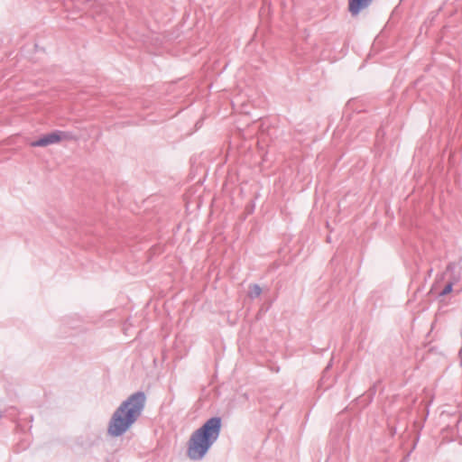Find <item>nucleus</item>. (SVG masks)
<instances>
[{
  "mask_svg": "<svg viewBox=\"0 0 462 462\" xmlns=\"http://www.w3.org/2000/svg\"><path fill=\"white\" fill-rule=\"evenodd\" d=\"M66 137V134L61 131H54L43 135L36 141L31 143L32 147H45L51 144L58 143Z\"/></svg>",
  "mask_w": 462,
  "mask_h": 462,
  "instance_id": "7ed1b4c3",
  "label": "nucleus"
},
{
  "mask_svg": "<svg viewBox=\"0 0 462 462\" xmlns=\"http://www.w3.org/2000/svg\"><path fill=\"white\" fill-rule=\"evenodd\" d=\"M146 402L143 392H136L124 401L114 411L107 428L112 437L125 434L141 416Z\"/></svg>",
  "mask_w": 462,
  "mask_h": 462,
  "instance_id": "f257e3e1",
  "label": "nucleus"
},
{
  "mask_svg": "<svg viewBox=\"0 0 462 462\" xmlns=\"http://www.w3.org/2000/svg\"><path fill=\"white\" fill-rule=\"evenodd\" d=\"M453 285H454V282L448 281L447 284L445 285V287L443 288V290L441 291V292L439 294L441 296H445V295L448 294L449 292L452 291Z\"/></svg>",
  "mask_w": 462,
  "mask_h": 462,
  "instance_id": "0eeeda50",
  "label": "nucleus"
},
{
  "mask_svg": "<svg viewBox=\"0 0 462 462\" xmlns=\"http://www.w3.org/2000/svg\"><path fill=\"white\" fill-rule=\"evenodd\" d=\"M373 0H349L348 10L352 15H357L363 9L368 7Z\"/></svg>",
  "mask_w": 462,
  "mask_h": 462,
  "instance_id": "39448f33",
  "label": "nucleus"
},
{
  "mask_svg": "<svg viewBox=\"0 0 462 462\" xmlns=\"http://www.w3.org/2000/svg\"><path fill=\"white\" fill-rule=\"evenodd\" d=\"M462 266L459 263H449L447 267V271L445 273V276L448 278V282H454V284L458 282L461 279L460 271Z\"/></svg>",
  "mask_w": 462,
  "mask_h": 462,
  "instance_id": "20e7f679",
  "label": "nucleus"
},
{
  "mask_svg": "<svg viewBox=\"0 0 462 462\" xmlns=\"http://www.w3.org/2000/svg\"><path fill=\"white\" fill-rule=\"evenodd\" d=\"M262 293V289L258 284H253L249 287L248 296L251 299L259 297Z\"/></svg>",
  "mask_w": 462,
  "mask_h": 462,
  "instance_id": "423d86ee",
  "label": "nucleus"
},
{
  "mask_svg": "<svg viewBox=\"0 0 462 462\" xmlns=\"http://www.w3.org/2000/svg\"><path fill=\"white\" fill-rule=\"evenodd\" d=\"M221 427V418L215 416L207 420L201 427L193 431L188 441V457L191 460L202 459L219 438Z\"/></svg>",
  "mask_w": 462,
  "mask_h": 462,
  "instance_id": "f03ea898",
  "label": "nucleus"
}]
</instances>
